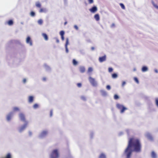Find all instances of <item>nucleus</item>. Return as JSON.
I'll list each match as a JSON object with an SVG mask.
<instances>
[{
  "label": "nucleus",
  "instance_id": "1",
  "mask_svg": "<svg viewBox=\"0 0 158 158\" xmlns=\"http://www.w3.org/2000/svg\"><path fill=\"white\" fill-rule=\"evenodd\" d=\"M141 145L139 139L138 138L132 137L129 140L128 145L124 152L127 158H130L133 151L137 152H141Z\"/></svg>",
  "mask_w": 158,
  "mask_h": 158
},
{
  "label": "nucleus",
  "instance_id": "2",
  "mask_svg": "<svg viewBox=\"0 0 158 158\" xmlns=\"http://www.w3.org/2000/svg\"><path fill=\"white\" fill-rule=\"evenodd\" d=\"M59 156L58 150L57 149L53 150L51 154V158H58Z\"/></svg>",
  "mask_w": 158,
  "mask_h": 158
},
{
  "label": "nucleus",
  "instance_id": "3",
  "mask_svg": "<svg viewBox=\"0 0 158 158\" xmlns=\"http://www.w3.org/2000/svg\"><path fill=\"white\" fill-rule=\"evenodd\" d=\"M89 80L93 86H95L97 85V82L94 78H93L91 77H89Z\"/></svg>",
  "mask_w": 158,
  "mask_h": 158
},
{
  "label": "nucleus",
  "instance_id": "4",
  "mask_svg": "<svg viewBox=\"0 0 158 158\" xmlns=\"http://www.w3.org/2000/svg\"><path fill=\"white\" fill-rule=\"evenodd\" d=\"M106 56L104 55L103 56L100 57L99 58V61L100 62H102L106 60Z\"/></svg>",
  "mask_w": 158,
  "mask_h": 158
},
{
  "label": "nucleus",
  "instance_id": "5",
  "mask_svg": "<svg viewBox=\"0 0 158 158\" xmlns=\"http://www.w3.org/2000/svg\"><path fill=\"white\" fill-rule=\"evenodd\" d=\"M19 117L21 120L25 122V118L24 114L22 113H20L19 114Z\"/></svg>",
  "mask_w": 158,
  "mask_h": 158
},
{
  "label": "nucleus",
  "instance_id": "6",
  "mask_svg": "<svg viewBox=\"0 0 158 158\" xmlns=\"http://www.w3.org/2000/svg\"><path fill=\"white\" fill-rule=\"evenodd\" d=\"M27 123H26L23 126L21 127L19 129V132H22L27 127Z\"/></svg>",
  "mask_w": 158,
  "mask_h": 158
},
{
  "label": "nucleus",
  "instance_id": "7",
  "mask_svg": "<svg viewBox=\"0 0 158 158\" xmlns=\"http://www.w3.org/2000/svg\"><path fill=\"white\" fill-rule=\"evenodd\" d=\"M89 11L92 13H94L97 10V8L96 6H94L89 10Z\"/></svg>",
  "mask_w": 158,
  "mask_h": 158
},
{
  "label": "nucleus",
  "instance_id": "8",
  "mask_svg": "<svg viewBox=\"0 0 158 158\" xmlns=\"http://www.w3.org/2000/svg\"><path fill=\"white\" fill-rule=\"evenodd\" d=\"M26 42L27 43L29 44L30 45H32V42L30 37L28 36L27 38Z\"/></svg>",
  "mask_w": 158,
  "mask_h": 158
},
{
  "label": "nucleus",
  "instance_id": "9",
  "mask_svg": "<svg viewBox=\"0 0 158 158\" xmlns=\"http://www.w3.org/2000/svg\"><path fill=\"white\" fill-rule=\"evenodd\" d=\"M39 11L40 13H45L47 12V10L46 8H40L39 10Z\"/></svg>",
  "mask_w": 158,
  "mask_h": 158
},
{
  "label": "nucleus",
  "instance_id": "10",
  "mask_svg": "<svg viewBox=\"0 0 158 158\" xmlns=\"http://www.w3.org/2000/svg\"><path fill=\"white\" fill-rule=\"evenodd\" d=\"M69 44V40L68 38L66 39V42L65 44V48L66 49V51L67 53L68 52V49L67 48V45Z\"/></svg>",
  "mask_w": 158,
  "mask_h": 158
},
{
  "label": "nucleus",
  "instance_id": "11",
  "mask_svg": "<svg viewBox=\"0 0 158 158\" xmlns=\"http://www.w3.org/2000/svg\"><path fill=\"white\" fill-rule=\"evenodd\" d=\"M12 116V114L11 113L7 115L6 117V119L7 121H9L11 119Z\"/></svg>",
  "mask_w": 158,
  "mask_h": 158
},
{
  "label": "nucleus",
  "instance_id": "12",
  "mask_svg": "<svg viewBox=\"0 0 158 158\" xmlns=\"http://www.w3.org/2000/svg\"><path fill=\"white\" fill-rule=\"evenodd\" d=\"M48 132L46 131H43L41 133L40 136L42 137L48 134Z\"/></svg>",
  "mask_w": 158,
  "mask_h": 158
},
{
  "label": "nucleus",
  "instance_id": "13",
  "mask_svg": "<svg viewBox=\"0 0 158 158\" xmlns=\"http://www.w3.org/2000/svg\"><path fill=\"white\" fill-rule=\"evenodd\" d=\"M64 31H61L60 32V35L61 36V38L62 40H64Z\"/></svg>",
  "mask_w": 158,
  "mask_h": 158
},
{
  "label": "nucleus",
  "instance_id": "14",
  "mask_svg": "<svg viewBox=\"0 0 158 158\" xmlns=\"http://www.w3.org/2000/svg\"><path fill=\"white\" fill-rule=\"evenodd\" d=\"M33 97L32 96H30L28 98V102L29 103H31L33 101Z\"/></svg>",
  "mask_w": 158,
  "mask_h": 158
},
{
  "label": "nucleus",
  "instance_id": "15",
  "mask_svg": "<svg viewBox=\"0 0 158 158\" xmlns=\"http://www.w3.org/2000/svg\"><path fill=\"white\" fill-rule=\"evenodd\" d=\"M79 70L80 72L81 73H84L85 71V67L82 66L80 67Z\"/></svg>",
  "mask_w": 158,
  "mask_h": 158
},
{
  "label": "nucleus",
  "instance_id": "16",
  "mask_svg": "<svg viewBox=\"0 0 158 158\" xmlns=\"http://www.w3.org/2000/svg\"><path fill=\"white\" fill-rule=\"evenodd\" d=\"M94 18L97 21H99L100 19L99 16L98 14H96L94 16Z\"/></svg>",
  "mask_w": 158,
  "mask_h": 158
},
{
  "label": "nucleus",
  "instance_id": "17",
  "mask_svg": "<svg viewBox=\"0 0 158 158\" xmlns=\"http://www.w3.org/2000/svg\"><path fill=\"white\" fill-rule=\"evenodd\" d=\"M151 156L152 158H156V155L154 151L152 152Z\"/></svg>",
  "mask_w": 158,
  "mask_h": 158
},
{
  "label": "nucleus",
  "instance_id": "18",
  "mask_svg": "<svg viewBox=\"0 0 158 158\" xmlns=\"http://www.w3.org/2000/svg\"><path fill=\"white\" fill-rule=\"evenodd\" d=\"M35 6L36 7L39 8H40L41 6V5L40 2H36L35 3Z\"/></svg>",
  "mask_w": 158,
  "mask_h": 158
},
{
  "label": "nucleus",
  "instance_id": "19",
  "mask_svg": "<svg viewBox=\"0 0 158 158\" xmlns=\"http://www.w3.org/2000/svg\"><path fill=\"white\" fill-rule=\"evenodd\" d=\"M123 106L119 104H117L116 105V106L117 108L121 110L122 108L123 107Z\"/></svg>",
  "mask_w": 158,
  "mask_h": 158
},
{
  "label": "nucleus",
  "instance_id": "20",
  "mask_svg": "<svg viewBox=\"0 0 158 158\" xmlns=\"http://www.w3.org/2000/svg\"><path fill=\"white\" fill-rule=\"evenodd\" d=\"M148 70V68L146 66H143L142 69V70L143 72H145Z\"/></svg>",
  "mask_w": 158,
  "mask_h": 158
},
{
  "label": "nucleus",
  "instance_id": "21",
  "mask_svg": "<svg viewBox=\"0 0 158 158\" xmlns=\"http://www.w3.org/2000/svg\"><path fill=\"white\" fill-rule=\"evenodd\" d=\"M127 110V108L126 107H125L124 106L122 108V109L120 110V112L121 113H123L124 111Z\"/></svg>",
  "mask_w": 158,
  "mask_h": 158
},
{
  "label": "nucleus",
  "instance_id": "22",
  "mask_svg": "<svg viewBox=\"0 0 158 158\" xmlns=\"http://www.w3.org/2000/svg\"><path fill=\"white\" fill-rule=\"evenodd\" d=\"M42 35L45 40H48V36L46 34L43 33Z\"/></svg>",
  "mask_w": 158,
  "mask_h": 158
},
{
  "label": "nucleus",
  "instance_id": "23",
  "mask_svg": "<svg viewBox=\"0 0 158 158\" xmlns=\"http://www.w3.org/2000/svg\"><path fill=\"white\" fill-rule=\"evenodd\" d=\"M7 23L9 25L11 26L13 24V22L12 20H10L8 21Z\"/></svg>",
  "mask_w": 158,
  "mask_h": 158
},
{
  "label": "nucleus",
  "instance_id": "24",
  "mask_svg": "<svg viewBox=\"0 0 158 158\" xmlns=\"http://www.w3.org/2000/svg\"><path fill=\"white\" fill-rule=\"evenodd\" d=\"M99 158H106V156L104 154L102 153L99 156Z\"/></svg>",
  "mask_w": 158,
  "mask_h": 158
},
{
  "label": "nucleus",
  "instance_id": "25",
  "mask_svg": "<svg viewBox=\"0 0 158 158\" xmlns=\"http://www.w3.org/2000/svg\"><path fill=\"white\" fill-rule=\"evenodd\" d=\"M112 76L113 78H115L117 77L118 75L117 74L114 73L112 74Z\"/></svg>",
  "mask_w": 158,
  "mask_h": 158
},
{
  "label": "nucleus",
  "instance_id": "26",
  "mask_svg": "<svg viewBox=\"0 0 158 158\" xmlns=\"http://www.w3.org/2000/svg\"><path fill=\"white\" fill-rule=\"evenodd\" d=\"M73 63L74 65H76L77 64V62L76 60L75 59H73Z\"/></svg>",
  "mask_w": 158,
  "mask_h": 158
},
{
  "label": "nucleus",
  "instance_id": "27",
  "mask_svg": "<svg viewBox=\"0 0 158 158\" xmlns=\"http://www.w3.org/2000/svg\"><path fill=\"white\" fill-rule=\"evenodd\" d=\"M38 22L39 24L42 25L43 23V21L42 19H40L38 20Z\"/></svg>",
  "mask_w": 158,
  "mask_h": 158
},
{
  "label": "nucleus",
  "instance_id": "28",
  "mask_svg": "<svg viewBox=\"0 0 158 158\" xmlns=\"http://www.w3.org/2000/svg\"><path fill=\"white\" fill-rule=\"evenodd\" d=\"M13 110L14 111H18L19 110V108L16 107H14Z\"/></svg>",
  "mask_w": 158,
  "mask_h": 158
},
{
  "label": "nucleus",
  "instance_id": "29",
  "mask_svg": "<svg viewBox=\"0 0 158 158\" xmlns=\"http://www.w3.org/2000/svg\"><path fill=\"white\" fill-rule=\"evenodd\" d=\"M93 71V69L91 67H89L88 70V72L89 73Z\"/></svg>",
  "mask_w": 158,
  "mask_h": 158
},
{
  "label": "nucleus",
  "instance_id": "30",
  "mask_svg": "<svg viewBox=\"0 0 158 158\" xmlns=\"http://www.w3.org/2000/svg\"><path fill=\"white\" fill-rule=\"evenodd\" d=\"M119 4H120V6H121V8L123 9H125V6H124V5L123 3H120Z\"/></svg>",
  "mask_w": 158,
  "mask_h": 158
},
{
  "label": "nucleus",
  "instance_id": "31",
  "mask_svg": "<svg viewBox=\"0 0 158 158\" xmlns=\"http://www.w3.org/2000/svg\"><path fill=\"white\" fill-rule=\"evenodd\" d=\"M35 13L33 11H31V13H30V15L32 16V17H34L35 16Z\"/></svg>",
  "mask_w": 158,
  "mask_h": 158
},
{
  "label": "nucleus",
  "instance_id": "32",
  "mask_svg": "<svg viewBox=\"0 0 158 158\" xmlns=\"http://www.w3.org/2000/svg\"><path fill=\"white\" fill-rule=\"evenodd\" d=\"M134 80L137 84H138L139 83V80L137 77H134Z\"/></svg>",
  "mask_w": 158,
  "mask_h": 158
},
{
  "label": "nucleus",
  "instance_id": "33",
  "mask_svg": "<svg viewBox=\"0 0 158 158\" xmlns=\"http://www.w3.org/2000/svg\"><path fill=\"white\" fill-rule=\"evenodd\" d=\"M38 105L37 104H35L34 105H33V108L35 109H36V108H38Z\"/></svg>",
  "mask_w": 158,
  "mask_h": 158
},
{
  "label": "nucleus",
  "instance_id": "34",
  "mask_svg": "<svg viewBox=\"0 0 158 158\" xmlns=\"http://www.w3.org/2000/svg\"><path fill=\"white\" fill-rule=\"evenodd\" d=\"M114 98L115 99H118L119 98V97L117 94H115L114 96Z\"/></svg>",
  "mask_w": 158,
  "mask_h": 158
},
{
  "label": "nucleus",
  "instance_id": "35",
  "mask_svg": "<svg viewBox=\"0 0 158 158\" xmlns=\"http://www.w3.org/2000/svg\"><path fill=\"white\" fill-rule=\"evenodd\" d=\"M81 98L82 100L84 101H85L86 100V97L84 96H82L81 97Z\"/></svg>",
  "mask_w": 158,
  "mask_h": 158
},
{
  "label": "nucleus",
  "instance_id": "36",
  "mask_svg": "<svg viewBox=\"0 0 158 158\" xmlns=\"http://www.w3.org/2000/svg\"><path fill=\"white\" fill-rule=\"evenodd\" d=\"M5 158H11L10 154L9 153L6 156Z\"/></svg>",
  "mask_w": 158,
  "mask_h": 158
},
{
  "label": "nucleus",
  "instance_id": "37",
  "mask_svg": "<svg viewBox=\"0 0 158 158\" xmlns=\"http://www.w3.org/2000/svg\"><path fill=\"white\" fill-rule=\"evenodd\" d=\"M113 69L112 68H109L108 69V71L109 72H111L113 71Z\"/></svg>",
  "mask_w": 158,
  "mask_h": 158
},
{
  "label": "nucleus",
  "instance_id": "38",
  "mask_svg": "<svg viewBox=\"0 0 158 158\" xmlns=\"http://www.w3.org/2000/svg\"><path fill=\"white\" fill-rule=\"evenodd\" d=\"M156 106L158 107V98H157L156 100Z\"/></svg>",
  "mask_w": 158,
  "mask_h": 158
},
{
  "label": "nucleus",
  "instance_id": "39",
  "mask_svg": "<svg viewBox=\"0 0 158 158\" xmlns=\"http://www.w3.org/2000/svg\"><path fill=\"white\" fill-rule=\"evenodd\" d=\"M77 85L78 87H80L81 86V83H78L77 84Z\"/></svg>",
  "mask_w": 158,
  "mask_h": 158
},
{
  "label": "nucleus",
  "instance_id": "40",
  "mask_svg": "<svg viewBox=\"0 0 158 158\" xmlns=\"http://www.w3.org/2000/svg\"><path fill=\"white\" fill-rule=\"evenodd\" d=\"M110 86L109 85H107L106 86V89L108 90H110Z\"/></svg>",
  "mask_w": 158,
  "mask_h": 158
},
{
  "label": "nucleus",
  "instance_id": "41",
  "mask_svg": "<svg viewBox=\"0 0 158 158\" xmlns=\"http://www.w3.org/2000/svg\"><path fill=\"white\" fill-rule=\"evenodd\" d=\"M89 3L91 4L93 2V0H88Z\"/></svg>",
  "mask_w": 158,
  "mask_h": 158
},
{
  "label": "nucleus",
  "instance_id": "42",
  "mask_svg": "<svg viewBox=\"0 0 158 158\" xmlns=\"http://www.w3.org/2000/svg\"><path fill=\"white\" fill-rule=\"evenodd\" d=\"M126 82L125 81H123L122 83V86L123 87L125 85Z\"/></svg>",
  "mask_w": 158,
  "mask_h": 158
},
{
  "label": "nucleus",
  "instance_id": "43",
  "mask_svg": "<svg viewBox=\"0 0 158 158\" xmlns=\"http://www.w3.org/2000/svg\"><path fill=\"white\" fill-rule=\"evenodd\" d=\"M74 28L76 30H78V27L76 25H75L74 26Z\"/></svg>",
  "mask_w": 158,
  "mask_h": 158
},
{
  "label": "nucleus",
  "instance_id": "44",
  "mask_svg": "<svg viewBox=\"0 0 158 158\" xmlns=\"http://www.w3.org/2000/svg\"><path fill=\"white\" fill-rule=\"evenodd\" d=\"M26 81V79L25 78L23 80V83H25Z\"/></svg>",
  "mask_w": 158,
  "mask_h": 158
},
{
  "label": "nucleus",
  "instance_id": "45",
  "mask_svg": "<svg viewBox=\"0 0 158 158\" xmlns=\"http://www.w3.org/2000/svg\"><path fill=\"white\" fill-rule=\"evenodd\" d=\"M52 110H51L50 112V116H52Z\"/></svg>",
  "mask_w": 158,
  "mask_h": 158
},
{
  "label": "nucleus",
  "instance_id": "46",
  "mask_svg": "<svg viewBox=\"0 0 158 158\" xmlns=\"http://www.w3.org/2000/svg\"><path fill=\"white\" fill-rule=\"evenodd\" d=\"M91 49L92 50H94V48L93 47H92L91 48Z\"/></svg>",
  "mask_w": 158,
  "mask_h": 158
},
{
  "label": "nucleus",
  "instance_id": "47",
  "mask_svg": "<svg viewBox=\"0 0 158 158\" xmlns=\"http://www.w3.org/2000/svg\"><path fill=\"white\" fill-rule=\"evenodd\" d=\"M29 134L30 135H31L32 134V133L31 132H29Z\"/></svg>",
  "mask_w": 158,
  "mask_h": 158
},
{
  "label": "nucleus",
  "instance_id": "48",
  "mask_svg": "<svg viewBox=\"0 0 158 158\" xmlns=\"http://www.w3.org/2000/svg\"><path fill=\"white\" fill-rule=\"evenodd\" d=\"M46 80V78H43V80H44V81H45Z\"/></svg>",
  "mask_w": 158,
  "mask_h": 158
},
{
  "label": "nucleus",
  "instance_id": "49",
  "mask_svg": "<svg viewBox=\"0 0 158 158\" xmlns=\"http://www.w3.org/2000/svg\"><path fill=\"white\" fill-rule=\"evenodd\" d=\"M67 22H65L64 23V25H66V24H67Z\"/></svg>",
  "mask_w": 158,
  "mask_h": 158
},
{
  "label": "nucleus",
  "instance_id": "50",
  "mask_svg": "<svg viewBox=\"0 0 158 158\" xmlns=\"http://www.w3.org/2000/svg\"><path fill=\"white\" fill-rule=\"evenodd\" d=\"M155 6L156 8H158V6Z\"/></svg>",
  "mask_w": 158,
  "mask_h": 158
},
{
  "label": "nucleus",
  "instance_id": "51",
  "mask_svg": "<svg viewBox=\"0 0 158 158\" xmlns=\"http://www.w3.org/2000/svg\"><path fill=\"white\" fill-rule=\"evenodd\" d=\"M57 42H59L58 40H57Z\"/></svg>",
  "mask_w": 158,
  "mask_h": 158
}]
</instances>
